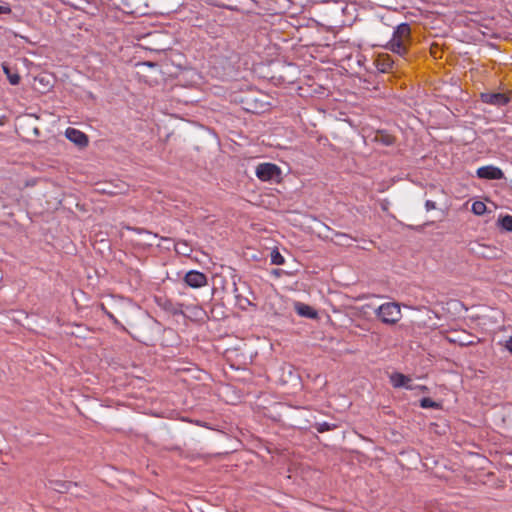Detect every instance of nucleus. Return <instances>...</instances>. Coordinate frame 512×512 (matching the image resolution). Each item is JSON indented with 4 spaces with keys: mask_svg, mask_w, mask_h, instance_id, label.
Returning <instances> with one entry per match:
<instances>
[{
    "mask_svg": "<svg viewBox=\"0 0 512 512\" xmlns=\"http://www.w3.org/2000/svg\"><path fill=\"white\" fill-rule=\"evenodd\" d=\"M411 41V28L407 23H401L394 29L392 38L385 45V48L400 56H404L408 51Z\"/></svg>",
    "mask_w": 512,
    "mask_h": 512,
    "instance_id": "nucleus-1",
    "label": "nucleus"
},
{
    "mask_svg": "<svg viewBox=\"0 0 512 512\" xmlns=\"http://www.w3.org/2000/svg\"><path fill=\"white\" fill-rule=\"evenodd\" d=\"M374 311L381 322L387 325H394L402 318L401 308L396 302L384 303Z\"/></svg>",
    "mask_w": 512,
    "mask_h": 512,
    "instance_id": "nucleus-2",
    "label": "nucleus"
},
{
    "mask_svg": "<svg viewBox=\"0 0 512 512\" xmlns=\"http://www.w3.org/2000/svg\"><path fill=\"white\" fill-rule=\"evenodd\" d=\"M256 177L263 182L280 183L282 180V170L274 163H260L255 169Z\"/></svg>",
    "mask_w": 512,
    "mask_h": 512,
    "instance_id": "nucleus-3",
    "label": "nucleus"
},
{
    "mask_svg": "<svg viewBox=\"0 0 512 512\" xmlns=\"http://www.w3.org/2000/svg\"><path fill=\"white\" fill-rule=\"evenodd\" d=\"M184 281L192 288H201L207 284V277L202 272L191 270L186 273Z\"/></svg>",
    "mask_w": 512,
    "mask_h": 512,
    "instance_id": "nucleus-4",
    "label": "nucleus"
},
{
    "mask_svg": "<svg viewBox=\"0 0 512 512\" xmlns=\"http://www.w3.org/2000/svg\"><path fill=\"white\" fill-rule=\"evenodd\" d=\"M477 176L482 179L500 180L504 178V173L500 168L488 165L478 168Z\"/></svg>",
    "mask_w": 512,
    "mask_h": 512,
    "instance_id": "nucleus-5",
    "label": "nucleus"
},
{
    "mask_svg": "<svg viewBox=\"0 0 512 512\" xmlns=\"http://www.w3.org/2000/svg\"><path fill=\"white\" fill-rule=\"evenodd\" d=\"M65 136L68 140H70L80 148L86 147L89 142L88 137L85 133L72 127L66 129Z\"/></svg>",
    "mask_w": 512,
    "mask_h": 512,
    "instance_id": "nucleus-6",
    "label": "nucleus"
},
{
    "mask_svg": "<svg viewBox=\"0 0 512 512\" xmlns=\"http://www.w3.org/2000/svg\"><path fill=\"white\" fill-rule=\"evenodd\" d=\"M481 100L490 105L503 106L508 103L509 98L504 93H482Z\"/></svg>",
    "mask_w": 512,
    "mask_h": 512,
    "instance_id": "nucleus-7",
    "label": "nucleus"
},
{
    "mask_svg": "<svg viewBox=\"0 0 512 512\" xmlns=\"http://www.w3.org/2000/svg\"><path fill=\"white\" fill-rule=\"evenodd\" d=\"M390 383L394 388H406L412 390V379L402 373L394 372L389 376Z\"/></svg>",
    "mask_w": 512,
    "mask_h": 512,
    "instance_id": "nucleus-8",
    "label": "nucleus"
},
{
    "mask_svg": "<svg viewBox=\"0 0 512 512\" xmlns=\"http://www.w3.org/2000/svg\"><path fill=\"white\" fill-rule=\"evenodd\" d=\"M296 312L300 316H304L307 318L314 319L317 317V312L309 305L304 303H296L295 305Z\"/></svg>",
    "mask_w": 512,
    "mask_h": 512,
    "instance_id": "nucleus-9",
    "label": "nucleus"
},
{
    "mask_svg": "<svg viewBox=\"0 0 512 512\" xmlns=\"http://www.w3.org/2000/svg\"><path fill=\"white\" fill-rule=\"evenodd\" d=\"M498 225L501 227L502 230L512 232V216L505 215L503 217H500L498 219Z\"/></svg>",
    "mask_w": 512,
    "mask_h": 512,
    "instance_id": "nucleus-10",
    "label": "nucleus"
},
{
    "mask_svg": "<svg viewBox=\"0 0 512 512\" xmlns=\"http://www.w3.org/2000/svg\"><path fill=\"white\" fill-rule=\"evenodd\" d=\"M175 251L178 254L188 256L191 253V248L189 247V245L186 242L179 241L175 244Z\"/></svg>",
    "mask_w": 512,
    "mask_h": 512,
    "instance_id": "nucleus-11",
    "label": "nucleus"
},
{
    "mask_svg": "<svg viewBox=\"0 0 512 512\" xmlns=\"http://www.w3.org/2000/svg\"><path fill=\"white\" fill-rule=\"evenodd\" d=\"M472 212L475 215H483L486 212V205L482 201H475L471 207Z\"/></svg>",
    "mask_w": 512,
    "mask_h": 512,
    "instance_id": "nucleus-12",
    "label": "nucleus"
},
{
    "mask_svg": "<svg viewBox=\"0 0 512 512\" xmlns=\"http://www.w3.org/2000/svg\"><path fill=\"white\" fill-rule=\"evenodd\" d=\"M3 70L8 77L10 84L17 85L20 82V76L17 73H11L7 66H3Z\"/></svg>",
    "mask_w": 512,
    "mask_h": 512,
    "instance_id": "nucleus-13",
    "label": "nucleus"
},
{
    "mask_svg": "<svg viewBox=\"0 0 512 512\" xmlns=\"http://www.w3.org/2000/svg\"><path fill=\"white\" fill-rule=\"evenodd\" d=\"M285 262L284 257L280 254L278 250H273L271 252V263L274 265H283Z\"/></svg>",
    "mask_w": 512,
    "mask_h": 512,
    "instance_id": "nucleus-14",
    "label": "nucleus"
},
{
    "mask_svg": "<svg viewBox=\"0 0 512 512\" xmlns=\"http://www.w3.org/2000/svg\"><path fill=\"white\" fill-rule=\"evenodd\" d=\"M420 406L422 408H434L437 404L430 398H423L420 401Z\"/></svg>",
    "mask_w": 512,
    "mask_h": 512,
    "instance_id": "nucleus-15",
    "label": "nucleus"
},
{
    "mask_svg": "<svg viewBox=\"0 0 512 512\" xmlns=\"http://www.w3.org/2000/svg\"><path fill=\"white\" fill-rule=\"evenodd\" d=\"M331 429H332V426L327 422L320 423V424H318V427H317V431L320 433L329 431Z\"/></svg>",
    "mask_w": 512,
    "mask_h": 512,
    "instance_id": "nucleus-16",
    "label": "nucleus"
},
{
    "mask_svg": "<svg viewBox=\"0 0 512 512\" xmlns=\"http://www.w3.org/2000/svg\"><path fill=\"white\" fill-rule=\"evenodd\" d=\"M425 207L427 211L433 210L436 208V203L434 201L427 200L425 203Z\"/></svg>",
    "mask_w": 512,
    "mask_h": 512,
    "instance_id": "nucleus-17",
    "label": "nucleus"
},
{
    "mask_svg": "<svg viewBox=\"0 0 512 512\" xmlns=\"http://www.w3.org/2000/svg\"><path fill=\"white\" fill-rule=\"evenodd\" d=\"M11 8L9 6H1L0 5V15L1 14H10Z\"/></svg>",
    "mask_w": 512,
    "mask_h": 512,
    "instance_id": "nucleus-18",
    "label": "nucleus"
},
{
    "mask_svg": "<svg viewBox=\"0 0 512 512\" xmlns=\"http://www.w3.org/2000/svg\"><path fill=\"white\" fill-rule=\"evenodd\" d=\"M382 141L386 145H391L393 143V138L391 136H389V135H386V136L382 137Z\"/></svg>",
    "mask_w": 512,
    "mask_h": 512,
    "instance_id": "nucleus-19",
    "label": "nucleus"
},
{
    "mask_svg": "<svg viewBox=\"0 0 512 512\" xmlns=\"http://www.w3.org/2000/svg\"><path fill=\"white\" fill-rule=\"evenodd\" d=\"M505 348L510 352L512 353V337H510L506 343H505Z\"/></svg>",
    "mask_w": 512,
    "mask_h": 512,
    "instance_id": "nucleus-20",
    "label": "nucleus"
},
{
    "mask_svg": "<svg viewBox=\"0 0 512 512\" xmlns=\"http://www.w3.org/2000/svg\"><path fill=\"white\" fill-rule=\"evenodd\" d=\"M102 309L105 311L106 315H107V316H108V317H109L113 322L117 323V319L115 318V316H114L112 313L108 312V311L105 309V307H104L103 305H102Z\"/></svg>",
    "mask_w": 512,
    "mask_h": 512,
    "instance_id": "nucleus-21",
    "label": "nucleus"
},
{
    "mask_svg": "<svg viewBox=\"0 0 512 512\" xmlns=\"http://www.w3.org/2000/svg\"><path fill=\"white\" fill-rule=\"evenodd\" d=\"M336 236L348 238V236L344 233H336Z\"/></svg>",
    "mask_w": 512,
    "mask_h": 512,
    "instance_id": "nucleus-22",
    "label": "nucleus"
}]
</instances>
